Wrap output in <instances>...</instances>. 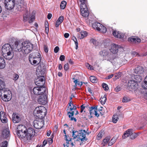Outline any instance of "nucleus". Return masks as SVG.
I'll use <instances>...</instances> for the list:
<instances>
[{"instance_id":"50","label":"nucleus","mask_w":147,"mask_h":147,"mask_svg":"<svg viewBox=\"0 0 147 147\" xmlns=\"http://www.w3.org/2000/svg\"><path fill=\"white\" fill-rule=\"evenodd\" d=\"M63 20L64 17L63 16H61L59 18L57 21L61 23L63 21Z\"/></svg>"},{"instance_id":"5","label":"nucleus","mask_w":147,"mask_h":147,"mask_svg":"<svg viewBox=\"0 0 147 147\" xmlns=\"http://www.w3.org/2000/svg\"><path fill=\"white\" fill-rule=\"evenodd\" d=\"M41 59L39 57H34L32 54L30 55L29 57V60L30 63L34 65H36L39 64L41 61Z\"/></svg>"},{"instance_id":"24","label":"nucleus","mask_w":147,"mask_h":147,"mask_svg":"<svg viewBox=\"0 0 147 147\" xmlns=\"http://www.w3.org/2000/svg\"><path fill=\"white\" fill-rule=\"evenodd\" d=\"M21 47H26L27 48H30L31 49V47H33V45L31 43L28 41H25L21 43Z\"/></svg>"},{"instance_id":"63","label":"nucleus","mask_w":147,"mask_h":147,"mask_svg":"<svg viewBox=\"0 0 147 147\" xmlns=\"http://www.w3.org/2000/svg\"><path fill=\"white\" fill-rule=\"evenodd\" d=\"M80 107H81L80 112L81 113H82L84 109H85V106H84V105H83L81 106Z\"/></svg>"},{"instance_id":"40","label":"nucleus","mask_w":147,"mask_h":147,"mask_svg":"<svg viewBox=\"0 0 147 147\" xmlns=\"http://www.w3.org/2000/svg\"><path fill=\"white\" fill-rule=\"evenodd\" d=\"M90 81L93 83H96L97 82L96 78L94 76H91L90 77Z\"/></svg>"},{"instance_id":"15","label":"nucleus","mask_w":147,"mask_h":147,"mask_svg":"<svg viewBox=\"0 0 147 147\" xmlns=\"http://www.w3.org/2000/svg\"><path fill=\"white\" fill-rule=\"evenodd\" d=\"M128 88L131 89L136 90L138 88V84L134 80H129L128 83Z\"/></svg>"},{"instance_id":"37","label":"nucleus","mask_w":147,"mask_h":147,"mask_svg":"<svg viewBox=\"0 0 147 147\" xmlns=\"http://www.w3.org/2000/svg\"><path fill=\"white\" fill-rule=\"evenodd\" d=\"M45 32L48 34L49 32V28L48 23L47 21H46L45 22Z\"/></svg>"},{"instance_id":"47","label":"nucleus","mask_w":147,"mask_h":147,"mask_svg":"<svg viewBox=\"0 0 147 147\" xmlns=\"http://www.w3.org/2000/svg\"><path fill=\"white\" fill-rule=\"evenodd\" d=\"M102 88L105 91H107L109 89L108 85L104 83H103L102 84Z\"/></svg>"},{"instance_id":"44","label":"nucleus","mask_w":147,"mask_h":147,"mask_svg":"<svg viewBox=\"0 0 147 147\" xmlns=\"http://www.w3.org/2000/svg\"><path fill=\"white\" fill-rule=\"evenodd\" d=\"M81 36H80V39L83 38L84 37L87 36V32L86 31L82 32L80 34Z\"/></svg>"},{"instance_id":"39","label":"nucleus","mask_w":147,"mask_h":147,"mask_svg":"<svg viewBox=\"0 0 147 147\" xmlns=\"http://www.w3.org/2000/svg\"><path fill=\"white\" fill-rule=\"evenodd\" d=\"M79 132H78L76 131H72V137L74 139L76 138H78V135Z\"/></svg>"},{"instance_id":"19","label":"nucleus","mask_w":147,"mask_h":147,"mask_svg":"<svg viewBox=\"0 0 147 147\" xmlns=\"http://www.w3.org/2000/svg\"><path fill=\"white\" fill-rule=\"evenodd\" d=\"M119 46L115 44H112L111 45V48L110 49V51L113 54L116 53L118 51V49L120 48Z\"/></svg>"},{"instance_id":"18","label":"nucleus","mask_w":147,"mask_h":147,"mask_svg":"<svg viewBox=\"0 0 147 147\" xmlns=\"http://www.w3.org/2000/svg\"><path fill=\"white\" fill-rule=\"evenodd\" d=\"M17 134L18 137L21 140L26 142V132H17Z\"/></svg>"},{"instance_id":"25","label":"nucleus","mask_w":147,"mask_h":147,"mask_svg":"<svg viewBox=\"0 0 147 147\" xmlns=\"http://www.w3.org/2000/svg\"><path fill=\"white\" fill-rule=\"evenodd\" d=\"M12 119L13 122L14 123H18L21 120L20 117L15 113L13 114Z\"/></svg>"},{"instance_id":"20","label":"nucleus","mask_w":147,"mask_h":147,"mask_svg":"<svg viewBox=\"0 0 147 147\" xmlns=\"http://www.w3.org/2000/svg\"><path fill=\"white\" fill-rule=\"evenodd\" d=\"M78 76V75L77 74H75L73 76H72L73 77L72 79L73 80H74V82L75 84L81 86L83 84V82H80L77 79Z\"/></svg>"},{"instance_id":"58","label":"nucleus","mask_w":147,"mask_h":147,"mask_svg":"<svg viewBox=\"0 0 147 147\" xmlns=\"http://www.w3.org/2000/svg\"><path fill=\"white\" fill-rule=\"evenodd\" d=\"M44 49L46 53H47L48 52V48L47 45H44Z\"/></svg>"},{"instance_id":"43","label":"nucleus","mask_w":147,"mask_h":147,"mask_svg":"<svg viewBox=\"0 0 147 147\" xmlns=\"http://www.w3.org/2000/svg\"><path fill=\"white\" fill-rule=\"evenodd\" d=\"M7 142L6 141H5L1 144L0 147H7Z\"/></svg>"},{"instance_id":"35","label":"nucleus","mask_w":147,"mask_h":147,"mask_svg":"<svg viewBox=\"0 0 147 147\" xmlns=\"http://www.w3.org/2000/svg\"><path fill=\"white\" fill-rule=\"evenodd\" d=\"M100 28V30H98V31L103 33H105L107 31V28L103 25L101 24V26Z\"/></svg>"},{"instance_id":"7","label":"nucleus","mask_w":147,"mask_h":147,"mask_svg":"<svg viewBox=\"0 0 147 147\" xmlns=\"http://www.w3.org/2000/svg\"><path fill=\"white\" fill-rule=\"evenodd\" d=\"M35 130L32 128H29L26 130V142H28L32 140V138L35 135Z\"/></svg>"},{"instance_id":"4","label":"nucleus","mask_w":147,"mask_h":147,"mask_svg":"<svg viewBox=\"0 0 147 147\" xmlns=\"http://www.w3.org/2000/svg\"><path fill=\"white\" fill-rule=\"evenodd\" d=\"M81 2L80 4V11L82 15L84 17H87L89 13L87 7V0H79Z\"/></svg>"},{"instance_id":"48","label":"nucleus","mask_w":147,"mask_h":147,"mask_svg":"<svg viewBox=\"0 0 147 147\" xmlns=\"http://www.w3.org/2000/svg\"><path fill=\"white\" fill-rule=\"evenodd\" d=\"M19 77L18 75L16 74H14L12 75L13 79L14 80H17L18 79Z\"/></svg>"},{"instance_id":"61","label":"nucleus","mask_w":147,"mask_h":147,"mask_svg":"<svg viewBox=\"0 0 147 147\" xmlns=\"http://www.w3.org/2000/svg\"><path fill=\"white\" fill-rule=\"evenodd\" d=\"M28 17L27 15L23 16V21L24 22H26L27 21Z\"/></svg>"},{"instance_id":"49","label":"nucleus","mask_w":147,"mask_h":147,"mask_svg":"<svg viewBox=\"0 0 147 147\" xmlns=\"http://www.w3.org/2000/svg\"><path fill=\"white\" fill-rule=\"evenodd\" d=\"M5 82L1 80H0V89H3L4 88Z\"/></svg>"},{"instance_id":"22","label":"nucleus","mask_w":147,"mask_h":147,"mask_svg":"<svg viewBox=\"0 0 147 147\" xmlns=\"http://www.w3.org/2000/svg\"><path fill=\"white\" fill-rule=\"evenodd\" d=\"M128 41L133 43H139L141 42L140 39L136 36H131L128 38Z\"/></svg>"},{"instance_id":"3","label":"nucleus","mask_w":147,"mask_h":147,"mask_svg":"<svg viewBox=\"0 0 147 147\" xmlns=\"http://www.w3.org/2000/svg\"><path fill=\"white\" fill-rule=\"evenodd\" d=\"M39 69H37L36 70V74L38 77V79L35 80V84L36 85L40 87H42L45 83V78L44 76L45 70Z\"/></svg>"},{"instance_id":"16","label":"nucleus","mask_w":147,"mask_h":147,"mask_svg":"<svg viewBox=\"0 0 147 147\" xmlns=\"http://www.w3.org/2000/svg\"><path fill=\"white\" fill-rule=\"evenodd\" d=\"M86 132L85 130H81L79 131L78 138L79 141L80 140L81 141H84L87 140V139L86 138Z\"/></svg>"},{"instance_id":"59","label":"nucleus","mask_w":147,"mask_h":147,"mask_svg":"<svg viewBox=\"0 0 147 147\" xmlns=\"http://www.w3.org/2000/svg\"><path fill=\"white\" fill-rule=\"evenodd\" d=\"M88 90V92L92 95H93L94 94V93L92 92V90H91V88L89 87H88L87 88Z\"/></svg>"},{"instance_id":"14","label":"nucleus","mask_w":147,"mask_h":147,"mask_svg":"<svg viewBox=\"0 0 147 147\" xmlns=\"http://www.w3.org/2000/svg\"><path fill=\"white\" fill-rule=\"evenodd\" d=\"M144 70L145 69L143 67L137 65L133 69V73L135 74L143 75Z\"/></svg>"},{"instance_id":"52","label":"nucleus","mask_w":147,"mask_h":147,"mask_svg":"<svg viewBox=\"0 0 147 147\" xmlns=\"http://www.w3.org/2000/svg\"><path fill=\"white\" fill-rule=\"evenodd\" d=\"M4 90L3 89H0V96L3 99V97Z\"/></svg>"},{"instance_id":"30","label":"nucleus","mask_w":147,"mask_h":147,"mask_svg":"<svg viewBox=\"0 0 147 147\" xmlns=\"http://www.w3.org/2000/svg\"><path fill=\"white\" fill-rule=\"evenodd\" d=\"M101 24L98 22H95L92 24L93 28L98 31L100 30V27L101 26Z\"/></svg>"},{"instance_id":"27","label":"nucleus","mask_w":147,"mask_h":147,"mask_svg":"<svg viewBox=\"0 0 147 147\" xmlns=\"http://www.w3.org/2000/svg\"><path fill=\"white\" fill-rule=\"evenodd\" d=\"M63 133L65 134V138L66 141H67L66 142V145L65 144H63V145L64 146V147H69V143L68 142L69 141H70L71 140V138H70L69 136L67 137V136L66 135V133L65 129L63 130Z\"/></svg>"},{"instance_id":"62","label":"nucleus","mask_w":147,"mask_h":147,"mask_svg":"<svg viewBox=\"0 0 147 147\" xmlns=\"http://www.w3.org/2000/svg\"><path fill=\"white\" fill-rule=\"evenodd\" d=\"M61 24V23L57 21L55 24V26L57 28H58L59 25Z\"/></svg>"},{"instance_id":"31","label":"nucleus","mask_w":147,"mask_h":147,"mask_svg":"<svg viewBox=\"0 0 147 147\" xmlns=\"http://www.w3.org/2000/svg\"><path fill=\"white\" fill-rule=\"evenodd\" d=\"M17 9V10L19 11H22L24 9L23 3L21 2L18 3Z\"/></svg>"},{"instance_id":"54","label":"nucleus","mask_w":147,"mask_h":147,"mask_svg":"<svg viewBox=\"0 0 147 147\" xmlns=\"http://www.w3.org/2000/svg\"><path fill=\"white\" fill-rule=\"evenodd\" d=\"M130 101L129 99L127 97H124L122 99V102H127Z\"/></svg>"},{"instance_id":"10","label":"nucleus","mask_w":147,"mask_h":147,"mask_svg":"<svg viewBox=\"0 0 147 147\" xmlns=\"http://www.w3.org/2000/svg\"><path fill=\"white\" fill-rule=\"evenodd\" d=\"M15 45L18 51H21L24 54H26L29 53L33 49V47H31V49H30L29 47H21L20 45H18V42H15Z\"/></svg>"},{"instance_id":"26","label":"nucleus","mask_w":147,"mask_h":147,"mask_svg":"<svg viewBox=\"0 0 147 147\" xmlns=\"http://www.w3.org/2000/svg\"><path fill=\"white\" fill-rule=\"evenodd\" d=\"M17 132H26L27 130L26 128L25 125H19L18 126Z\"/></svg>"},{"instance_id":"46","label":"nucleus","mask_w":147,"mask_h":147,"mask_svg":"<svg viewBox=\"0 0 147 147\" xmlns=\"http://www.w3.org/2000/svg\"><path fill=\"white\" fill-rule=\"evenodd\" d=\"M73 40L74 41L75 45H76V49H77L78 48V42L76 38L74 37L73 38Z\"/></svg>"},{"instance_id":"51","label":"nucleus","mask_w":147,"mask_h":147,"mask_svg":"<svg viewBox=\"0 0 147 147\" xmlns=\"http://www.w3.org/2000/svg\"><path fill=\"white\" fill-rule=\"evenodd\" d=\"M2 122L3 123H6L7 121V119L6 116H4V117H2L0 119Z\"/></svg>"},{"instance_id":"32","label":"nucleus","mask_w":147,"mask_h":147,"mask_svg":"<svg viewBox=\"0 0 147 147\" xmlns=\"http://www.w3.org/2000/svg\"><path fill=\"white\" fill-rule=\"evenodd\" d=\"M107 100V95L105 94H104L103 97L101 96L100 99V101L102 105H104L105 104Z\"/></svg>"},{"instance_id":"42","label":"nucleus","mask_w":147,"mask_h":147,"mask_svg":"<svg viewBox=\"0 0 147 147\" xmlns=\"http://www.w3.org/2000/svg\"><path fill=\"white\" fill-rule=\"evenodd\" d=\"M142 87L144 89H147V76L144 79V83L142 84Z\"/></svg>"},{"instance_id":"6","label":"nucleus","mask_w":147,"mask_h":147,"mask_svg":"<svg viewBox=\"0 0 147 147\" xmlns=\"http://www.w3.org/2000/svg\"><path fill=\"white\" fill-rule=\"evenodd\" d=\"M133 129H128L125 131L122 136V138L125 139L129 136L131 139L133 140L136 138L138 136V134L135 133H133Z\"/></svg>"},{"instance_id":"21","label":"nucleus","mask_w":147,"mask_h":147,"mask_svg":"<svg viewBox=\"0 0 147 147\" xmlns=\"http://www.w3.org/2000/svg\"><path fill=\"white\" fill-rule=\"evenodd\" d=\"M97 106L91 107H89V111L90 115L89 116L88 118L89 119H91L92 118V115L94 114V113H95L96 111H97Z\"/></svg>"},{"instance_id":"57","label":"nucleus","mask_w":147,"mask_h":147,"mask_svg":"<svg viewBox=\"0 0 147 147\" xmlns=\"http://www.w3.org/2000/svg\"><path fill=\"white\" fill-rule=\"evenodd\" d=\"M65 57L63 55H61L59 57V59L61 61H63L65 60Z\"/></svg>"},{"instance_id":"64","label":"nucleus","mask_w":147,"mask_h":147,"mask_svg":"<svg viewBox=\"0 0 147 147\" xmlns=\"http://www.w3.org/2000/svg\"><path fill=\"white\" fill-rule=\"evenodd\" d=\"M121 88L119 86H117L115 88V90L116 92H118L121 90Z\"/></svg>"},{"instance_id":"53","label":"nucleus","mask_w":147,"mask_h":147,"mask_svg":"<svg viewBox=\"0 0 147 147\" xmlns=\"http://www.w3.org/2000/svg\"><path fill=\"white\" fill-rule=\"evenodd\" d=\"M64 68L65 71H67L69 69V65L67 63L64 65Z\"/></svg>"},{"instance_id":"36","label":"nucleus","mask_w":147,"mask_h":147,"mask_svg":"<svg viewBox=\"0 0 147 147\" xmlns=\"http://www.w3.org/2000/svg\"><path fill=\"white\" fill-rule=\"evenodd\" d=\"M67 4L66 2L64 0L62 1L60 5V8L61 9H64L66 7Z\"/></svg>"},{"instance_id":"28","label":"nucleus","mask_w":147,"mask_h":147,"mask_svg":"<svg viewBox=\"0 0 147 147\" xmlns=\"http://www.w3.org/2000/svg\"><path fill=\"white\" fill-rule=\"evenodd\" d=\"M142 75L139 74H134V79L137 83L140 82L142 80Z\"/></svg>"},{"instance_id":"41","label":"nucleus","mask_w":147,"mask_h":147,"mask_svg":"<svg viewBox=\"0 0 147 147\" xmlns=\"http://www.w3.org/2000/svg\"><path fill=\"white\" fill-rule=\"evenodd\" d=\"M103 134V131L102 130H101L97 135V139L98 140H100L102 138Z\"/></svg>"},{"instance_id":"1","label":"nucleus","mask_w":147,"mask_h":147,"mask_svg":"<svg viewBox=\"0 0 147 147\" xmlns=\"http://www.w3.org/2000/svg\"><path fill=\"white\" fill-rule=\"evenodd\" d=\"M47 109L43 106H39L36 107L34 111V115L37 119L33 122L34 127L36 129H40L44 125L43 118L46 115Z\"/></svg>"},{"instance_id":"34","label":"nucleus","mask_w":147,"mask_h":147,"mask_svg":"<svg viewBox=\"0 0 147 147\" xmlns=\"http://www.w3.org/2000/svg\"><path fill=\"white\" fill-rule=\"evenodd\" d=\"M109 57L108 59L107 60L112 62L116 58L117 56L115 54H111L109 55Z\"/></svg>"},{"instance_id":"60","label":"nucleus","mask_w":147,"mask_h":147,"mask_svg":"<svg viewBox=\"0 0 147 147\" xmlns=\"http://www.w3.org/2000/svg\"><path fill=\"white\" fill-rule=\"evenodd\" d=\"M59 50V48L58 46L55 47L54 49V51L55 53H57Z\"/></svg>"},{"instance_id":"17","label":"nucleus","mask_w":147,"mask_h":147,"mask_svg":"<svg viewBox=\"0 0 147 147\" xmlns=\"http://www.w3.org/2000/svg\"><path fill=\"white\" fill-rule=\"evenodd\" d=\"M112 34L115 38H123L125 36V34L115 30L113 31Z\"/></svg>"},{"instance_id":"9","label":"nucleus","mask_w":147,"mask_h":147,"mask_svg":"<svg viewBox=\"0 0 147 147\" xmlns=\"http://www.w3.org/2000/svg\"><path fill=\"white\" fill-rule=\"evenodd\" d=\"M46 88L36 86L34 87L33 89V93L36 95H41L46 93Z\"/></svg>"},{"instance_id":"23","label":"nucleus","mask_w":147,"mask_h":147,"mask_svg":"<svg viewBox=\"0 0 147 147\" xmlns=\"http://www.w3.org/2000/svg\"><path fill=\"white\" fill-rule=\"evenodd\" d=\"M10 136V131L8 129H4L2 132V137L4 138L7 139Z\"/></svg>"},{"instance_id":"56","label":"nucleus","mask_w":147,"mask_h":147,"mask_svg":"<svg viewBox=\"0 0 147 147\" xmlns=\"http://www.w3.org/2000/svg\"><path fill=\"white\" fill-rule=\"evenodd\" d=\"M4 116H6L5 113L3 111H1L0 112V119L2 118L3 117H4Z\"/></svg>"},{"instance_id":"33","label":"nucleus","mask_w":147,"mask_h":147,"mask_svg":"<svg viewBox=\"0 0 147 147\" xmlns=\"http://www.w3.org/2000/svg\"><path fill=\"white\" fill-rule=\"evenodd\" d=\"M99 53L102 56L105 57L108 55L109 53L107 50L104 49L101 51Z\"/></svg>"},{"instance_id":"11","label":"nucleus","mask_w":147,"mask_h":147,"mask_svg":"<svg viewBox=\"0 0 147 147\" xmlns=\"http://www.w3.org/2000/svg\"><path fill=\"white\" fill-rule=\"evenodd\" d=\"M4 3L5 8L11 10L14 8L16 1L15 0H5Z\"/></svg>"},{"instance_id":"38","label":"nucleus","mask_w":147,"mask_h":147,"mask_svg":"<svg viewBox=\"0 0 147 147\" xmlns=\"http://www.w3.org/2000/svg\"><path fill=\"white\" fill-rule=\"evenodd\" d=\"M118 119L119 118L117 114H115L113 115L112 118V121L113 123H116L118 121Z\"/></svg>"},{"instance_id":"2","label":"nucleus","mask_w":147,"mask_h":147,"mask_svg":"<svg viewBox=\"0 0 147 147\" xmlns=\"http://www.w3.org/2000/svg\"><path fill=\"white\" fill-rule=\"evenodd\" d=\"M2 55L3 57L7 59L10 60L13 57V49L9 44H4L2 48Z\"/></svg>"},{"instance_id":"13","label":"nucleus","mask_w":147,"mask_h":147,"mask_svg":"<svg viewBox=\"0 0 147 147\" xmlns=\"http://www.w3.org/2000/svg\"><path fill=\"white\" fill-rule=\"evenodd\" d=\"M11 98L12 95L11 91L9 90H4L3 100L5 101H8L11 99Z\"/></svg>"},{"instance_id":"8","label":"nucleus","mask_w":147,"mask_h":147,"mask_svg":"<svg viewBox=\"0 0 147 147\" xmlns=\"http://www.w3.org/2000/svg\"><path fill=\"white\" fill-rule=\"evenodd\" d=\"M73 107L71 106H68L67 110H69V111L67 112V114L68 115V117L70 118V120L71 121L74 120L75 122L77 121V120L75 118L73 117L74 115V112L75 110L77 109L76 106L72 105Z\"/></svg>"},{"instance_id":"12","label":"nucleus","mask_w":147,"mask_h":147,"mask_svg":"<svg viewBox=\"0 0 147 147\" xmlns=\"http://www.w3.org/2000/svg\"><path fill=\"white\" fill-rule=\"evenodd\" d=\"M47 95L45 93L39 97L37 101L39 104L44 105L47 103Z\"/></svg>"},{"instance_id":"55","label":"nucleus","mask_w":147,"mask_h":147,"mask_svg":"<svg viewBox=\"0 0 147 147\" xmlns=\"http://www.w3.org/2000/svg\"><path fill=\"white\" fill-rule=\"evenodd\" d=\"M35 16L34 15H32L30 17V19L29 21V23H30L32 22L34 20Z\"/></svg>"},{"instance_id":"29","label":"nucleus","mask_w":147,"mask_h":147,"mask_svg":"<svg viewBox=\"0 0 147 147\" xmlns=\"http://www.w3.org/2000/svg\"><path fill=\"white\" fill-rule=\"evenodd\" d=\"M5 61L4 58L0 57V69H3L5 67Z\"/></svg>"},{"instance_id":"45","label":"nucleus","mask_w":147,"mask_h":147,"mask_svg":"<svg viewBox=\"0 0 147 147\" xmlns=\"http://www.w3.org/2000/svg\"><path fill=\"white\" fill-rule=\"evenodd\" d=\"M110 138V137L109 136L107 137L104 139H103V142L105 144H107L108 142L109 141Z\"/></svg>"}]
</instances>
